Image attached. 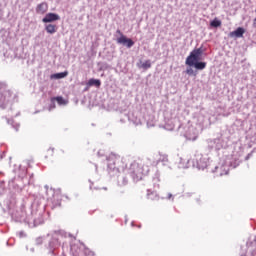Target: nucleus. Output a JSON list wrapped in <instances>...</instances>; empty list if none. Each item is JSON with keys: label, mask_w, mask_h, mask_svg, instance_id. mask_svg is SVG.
Returning <instances> with one entry per match:
<instances>
[{"label": "nucleus", "mask_w": 256, "mask_h": 256, "mask_svg": "<svg viewBox=\"0 0 256 256\" xmlns=\"http://www.w3.org/2000/svg\"><path fill=\"white\" fill-rule=\"evenodd\" d=\"M128 173L134 181H141L145 175H149V166H145L141 160H134L130 164Z\"/></svg>", "instance_id": "obj_1"}, {"label": "nucleus", "mask_w": 256, "mask_h": 256, "mask_svg": "<svg viewBox=\"0 0 256 256\" xmlns=\"http://www.w3.org/2000/svg\"><path fill=\"white\" fill-rule=\"evenodd\" d=\"M202 53L203 51L201 50V48L193 50L186 58L185 64L189 67H193V65H195V63H197L201 59Z\"/></svg>", "instance_id": "obj_2"}, {"label": "nucleus", "mask_w": 256, "mask_h": 256, "mask_svg": "<svg viewBox=\"0 0 256 256\" xmlns=\"http://www.w3.org/2000/svg\"><path fill=\"white\" fill-rule=\"evenodd\" d=\"M117 33L119 34V38H117V43L120 45H126L128 49H131L135 45V42L131 40V38H127V36L123 35L121 30H117Z\"/></svg>", "instance_id": "obj_3"}, {"label": "nucleus", "mask_w": 256, "mask_h": 256, "mask_svg": "<svg viewBox=\"0 0 256 256\" xmlns=\"http://www.w3.org/2000/svg\"><path fill=\"white\" fill-rule=\"evenodd\" d=\"M60 17L58 14L55 13H48L42 19L43 23H53V21H59Z\"/></svg>", "instance_id": "obj_4"}, {"label": "nucleus", "mask_w": 256, "mask_h": 256, "mask_svg": "<svg viewBox=\"0 0 256 256\" xmlns=\"http://www.w3.org/2000/svg\"><path fill=\"white\" fill-rule=\"evenodd\" d=\"M47 11H49V5H47L46 2H42L36 7V13H38V15H45Z\"/></svg>", "instance_id": "obj_5"}, {"label": "nucleus", "mask_w": 256, "mask_h": 256, "mask_svg": "<svg viewBox=\"0 0 256 256\" xmlns=\"http://www.w3.org/2000/svg\"><path fill=\"white\" fill-rule=\"evenodd\" d=\"M245 34V29L239 27L235 31L230 32V37H242Z\"/></svg>", "instance_id": "obj_6"}, {"label": "nucleus", "mask_w": 256, "mask_h": 256, "mask_svg": "<svg viewBox=\"0 0 256 256\" xmlns=\"http://www.w3.org/2000/svg\"><path fill=\"white\" fill-rule=\"evenodd\" d=\"M45 30L47 33H50V35H53V33H57V25L48 24L46 25Z\"/></svg>", "instance_id": "obj_7"}, {"label": "nucleus", "mask_w": 256, "mask_h": 256, "mask_svg": "<svg viewBox=\"0 0 256 256\" xmlns=\"http://www.w3.org/2000/svg\"><path fill=\"white\" fill-rule=\"evenodd\" d=\"M137 66L139 67V69H144L145 71H147V69H151V60H146L141 64H138Z\"/></svg>", "instance_id": "obj_8"}, {"label": "nucleus", "mask_w": 256, "mask_h": 256, "mask_svg": "<svg viewBox=\"0 0 256 256\" xmlns=\"http://www.w3.org/2000/svg\"><path fill=\"white\" fill-rule=\"evenodd\" d=\"M67 75H69V72H60V73H56V74H52L51 75V79H65V77H67Z\"/></svg>", "instance_id": "obj_9"}, {"label": "nucleus", "mask_w": 256, "mask_h": 256, "mask_svg": "<svg viewBox=\"0 0 256 256\" xmlns=\"http://www.w3.org/2000/svg\"><path fill=\"white\" fill-rule=\"evenodd\" d=\"M88 85L89 87H101V80L99 79H93L91 78L89 81H88Z\"/></svg>", "instance_id": "obj_10"}, {"label": "nucleus", "mask_w": 256, "mask_h": 256, "mask_svg": "<svg viewBox=\"0 0 256 256\" xmlns=\"http://www.w3.org/2000/svg\"><path fill=\"white\" fill-rule=\"evenodd\" d=\"M193 67H195V69H198V71H203V69L207 67V63L199 61L194 62Z\"/></svg>", "instance_id": "obj_11"}, {"label": "nucleus", "mask_w": 256, "mask_h": 256, "mask_svg": "<svg viewBox=\"0 0 256 256\" xmlns=\"http://www.w3.org/2000/svg\"><path fill=\"white\" fill-rule=\"evenodd\" d=\"M210 27H214L215 29H217V27H221V20H219V18H214L210 22Z\"/></svg>", "instance_id": "obj_12"}, {"label": "nucleus", "mask_w": 256, "mask_h": 256, "mask_svg": "<svg viewBox=\"0 0 256 256\" xmlns=\"http://www.w3.org/2000/svg\"><path fill=\"white\" fill-rule=\"evenodd\" d=\"M147 199L154 201V199H159V195H157V192H151L148 190Z\"/></svg>", "instance_id": "obj_13"}, {"label": "nucleus", "mask_w": 256, "mask_h": 256, "mask_svg": "<svg viewBox=\"0 0 256 256\" xmlns=\"http://www.w3.org/2000/svg\"><path fill=\"white\" fill-rule=\"evenodd\" d=\"M52 101H57V103H58L59 105H65V100H64L63 97H61V96L52 98Z\"/></svg>", "instance_id": "obj_14"}, {"label": "nucleus", "mask_w": 256, "mask_h": 256, "mask_svg": "<svg viewBox=\"0 0 256 256\" xmlns=\"http://www.w3.org/2000/svg\"><path fill=\"white\" fill-rule=\"evenodd\" d=\"M84 255L85 256H95V252L89 248H84Z\"/></svg>", "instance_id": "obj_15"}, {"label": "nucleus", "mask_w": 256, "mask_h": 256, "mask_svg": "<svg viewBox=\"0 0 256 256\" xmlns=\"http://www.w3.org/2000/svg\"><path fill=\"white\" fill-rule=\"evenodd\" d=\"M0 103H2V104L7 103V98H5V94H2V95H1Z\"/></svg>", "instance_id": "obj_16"}, {"label": "nucleus", "mask_w": 256, "mask_h": 256, "mask_svg": "<svg viewBox=\"0 0 256 256\" xmlns=\"http://www.w3.org/2000/svg\"><path fill=\"white\" fill-rule=\"evenodd\" d=\"M187 75H194V71L191 68L186 70Z\"/></svg>", "instance_id": "obj_17"}, {"label": "nucleus", "mask_w": 256, "mask_h": 256, "mask_svg": "<svg viewBox=\"0 0 256 256\" xmlns=\"http://www.w3.org/2000/svg\"><path fill=\"white\" fill-rule=\"evenodd\" d=\"M53 153H54V149L53 148H50V149L47 150V154L48 155L53 156Z\"/></svg>", "instance_id": "obj_18"}, {"label": "nucleus", "mask_w": 256, "mask_h": 256, "mask_svg": "<svg viewBox=\"0 0 256 256\" xmlns=\"http://www.w3.org/2000/svg\"><path fill=\"white\" fill-rule=\"evenodd\" d=\"M172 197V195L171 194H169V198H171Z\"/></svg>", "instance_id": "obj_19"}]
</instances>
